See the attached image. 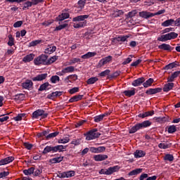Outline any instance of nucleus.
Masks as SVG:
<instances>
[{
  "mask_svg": "<svg viewBox=\"0 0 180 180\" xmlns=\"http://www.w3.org/2000/svg\"><path fill=\"white\" fill-rule=\"evenodd\" d=\"M88 18H89V15H78L77 17L73 18V22H79L74 23L73 27H75V29L84 27V26H86V20H85V19H88Z\"/></svg>",
  "mask_w": 180,
  "mask_h": 180,
  "instance_id": "obj_1",
  "label": "nucleus"
},
{
  "mask_svg": "<svg viewBox=\"0 0 180 180\" xmlns=\"http://www.w3.org/2000/svg\"><path fill=\"white\" fill-rule=\"evenodd\" d=\"M150 126H151V122L148 120L136 124L129 129V134H133L134 133H136V131H139V130H141V129H145L146 127H150Z\"/></svg>",
  "mask_w": 180,
  "mask_h": 180,
  "instance_id": "obj_2",
  "label": "nucleus"
},
{
  "mask_svg": "<svg viewBox=\"0 0 180 180\" xmlns=\"http://www.w3.org/2000/svg\"><path fill=\"white\" fill-rule=\"evenodd\" d=\"M65 148H67V146H64L63 145H58L54 147L47 146L44 148L42 153L48 154V153H57V151L61 153V151H63V150H64Z\"/></svg>",
  "mask_w": 180,
  "mask_h": 180,
  "instance_id": "obj_3",
  "label": "nucleus"
},
{
  "mask_svg": "<svg viewBox=\"0 0 180 180\" xmlns=\"http://www.w3.org/2000/svg\"><path fill=\"white\" fill-rule=\"evenodd\" d=\"M176 37H178V34L176 32H172L158 37V41L163 42L168 41V40H174V39H176Z\"/></svg>",
  "mask_w": 180,
  "mask_h": 180,
  "instance_id": "obj_4",
  "label": "nucleus"
},
{
  "mask_svg": "<svg viewBox=\"0 0 180 180\" xmlns=\"http://www.w3.org/2000/svg\"><path fill=\"white\" fill-rule=\"evenodd\" d=\"M34 64L35 65H49V60H47V56L42 54L34 59Z\"/></svg>",
  "mask_w": 180,
  "mask_h": 180,
  "instance_id": "obj_5",
  "label": "nucleus"
},
{
  "mask_svg": "<svg viewBox=\"0 0 180 180\" xmlns=\"http://www.w3.org/2000/svg\"><path fill=\"white\" fill-rule=\"evenodd\" d=\"M84 136H86V140H95V139H98L101 136V133L98 132L97 129H94L85 134Z\"/></svg>",
  "mask_w": 180,
  "mask_h": 180,
  "instance_id": "obj_6",
  "label": "nucleus"
},
{
  "mask_svg": "<svg viewBox=\"0 0 180 180\" xmlns=\"http://www.w3.org/2000/svg\"><path fill=\"white\" fill-rule=\"evenodd\" d=\"M120 169V167L119 166H114L110 167L108 169H102L100 172V174H103L104 175H112V174L115 172H117Z\"/></svg>",
  "mask_w": 180,
  "mask_h": 180,
  "instance_id": "obj_7",
  "label": "nucleus"
},
{
  "mask_svg": "<svg viewBox=\"0 0 180 180\" xmlns=\"http://www.w3.org/2000/svg\"><path fill=\"white\" fill-rule=\"evenodd\" d=\"M49 116V114L44 111V110H37L32 113V119H39L41 117L42 119H46Z\"/></svg>",
  "mask_w": 180,
  "mask_h": 180,
  "instance_id": "obj_8",
  "label": "nucleus"
},
{
  "mask_svg": "<svg viewBox=\"0 0 180 180\" xmlns=\"http://www.w3.org/2000/svg\"><path fill=\"white\" fill-rule=\"evenodd\" d=\"M112 59H113V57H112L111 56H108L104 58H102L101 60H99L98 63V68L103 67V65H106V64H109V63L112 62Z\"/></svg>",
  "mask_w": 180,
  "mask_h": 180,
  "instance_id": "obj_9",
  "label": "nucleus"
},
{
  "mask_svg": "<svg viewBox=\"0 0 180 180\" xmlns=\"http://www.w3.org/2000/svg\"><path fill=\"white\" fill-rule=\"evenodd\" d=\"M106 148L105 146H99L98 148L96 147H90L89 151L93 153L94 154H99L101 153H104L105 151Z\"/></svg>",
  "mask_w": 180,
  "mask_h": 180,
  "instance_id": "obj_10",
  "label": "nucleus"
},
{
  "mask_svg": "<svg viewBox=\"0 0 180 180\" xmlns=\"http://www.w3.org/2000/svg\"><path fill=\"white\" fill-rule=\"evenodd\" d=\"M21 86H22L23 89H30L33 86V82L30 79H27L22 83Z\"/></svg>",
  "mask_w": 180,
  "mask_h": 180,
  "instance_id": "obj_11",
  "label": "nucleus"
},
{
  "mask_svg": "<svg viewBox=\"0 0 180 180\" xmlns=\"http://www.w3.org/2000/svg\"><path fill=\"white\" fill-rule=\"evenodd\" d=\"M94 160L97 161V162H101V161H105V160H108V155H94L93 157Z\"/></svg>",
  "mask_w": 180,
  "mask_h": 180,
  "instance_id": "obj_12",
  "label": "nucleus"
},
{
  "mask_svg": "<svg viewBox=\"0 0 180 180\" xmlns=\"http://www.w3.org/2000/svg\"><path fill=\"white\" fill-rule=\"evenodd\" d=\"M139 16L143 18V19H148L154 17V13L148 11H141L139 13Z\"/></svg>",
  "mask_w": 180,
  "mask_h": 180,
  "instance_id": "obj_13",
  "label": "nucleus"
},
{
  "mask_svg": "<svg viewBox=\"0 0 180 180\" xmlns=\"http://www.w3.org/2000/svg\"><path fill=\"white\" fill-rule=\"evenodd\" d=\"M14 160H15V158L12 156L7 157L0 160V165H6V164H9L10 162H12V161H13Z\"/></svg>",
  "mask_w": 180,
  "mask_h": 180,
  "instance_id": "obj_14",
  "label": "nucleus"
},
{
  "mask_svg": "<svg viewBox=\"0 0 180 180\" xmlns=\"http://www.w3.org/2000/svg\"><path fill=\"white\" fill-rule=\"evenodd\" d=\"M56 50H57V47L56 46L49 45L47 48L45 49L44 53L46 54H53V53H54Z\"/></svg>",
  "mask_w": 180,
  "mask_h": 180,
  "instance_id": "obj_15",
  "label": "nucleus"
},
{
  "mask_svg": "<svg viewBox=\"0 0 180 180\" xmlns=\"http://www.w3.org/2000/svg\"><path fill=\"white\" fill-rule=\"evenodd\" d=\"M144 81V77H139L137 79L134 80L131 83V85L132 86H140V85H141Z\"/></svg>",
  "mask_w": 180,
  "mask_h": 180,
  "instance_id": "obj_16",
  "label": "nucleus"
},
{
  "mask_svg": "<svg viewBox=\"0 0 180 180\" xmlns=\"http://www.w3.org/2000/svg\"><path fill=\"white\" fill-rule=\"evenodd\" d=\"M161 91H162V89L161 88L150 89L146 91V94H147V95H154L161 92Z\"/></svg>",
  "mask_w": 180,
  "mask_h": 180,
  "instance_id": "obj_17",
  "label": "nucleus"
},
{
  "mask_svg": "<svg viewBox=\"0 0 180 180\" xmlns=\"http://www.w3.org/2000/svg\"><path fill=\"white\" fill-rule=\"evenodd\" d=\"M46 78L47 73H44L37 75L35 77L32 79V81H43V79H46Z\"/></svg>",
  "mask_w": 180,
  "mask_h": 180,
  "instance_id": "obj_18",
  "label": "nucleus"
},
{
  "mask_svg": "<svg viewBox=\"0 0 180 180\" xmlns=\"http://www.w3.org/2000/svg\"><path fill=\"white\" fill-rule=\"evenodd\" d=\"M68 18H70V13H62L60 15H59L57 17V19H58V20H59V22H61L63 20H65V19H68Z\"/></svg>",
  "mask_w": 180,
  "mask_h": 180,
  "instance_id": "obj_19",
  "label": "nucleus"
},
{
  "mask_svg": "<svg viewBox=\"0 0 180 180\" xmlns=\"http://www.w3.org/2000/svg\"><path fill=\"white\" fill-rule=\"evenodd\" d=\"M123 94L125 96H128V98H130V96H134V95H136V89L132 88L131 90H126Z\"/></svg>",
  "mask_w": 180,
  "mask_h": 180,
  "instance_id": "obj_20",
  "label": "nucleus"
},
{
  "mask_svg": "<svg viewBox=\"0 0 180 180\" xmlns=\"http://www.w3.org/2000/svg\"><path fill=\"white\" fill-rule=\"evenodd\" d=\"M34 58V54L33 53H30L28 54L27 56H25L23 58H22V61L24 63H30V61H32V60Z\"/></svg>",
  "mask_w": 180,
  "mask_h": 180,
  "instance_id": "obj_21",
  "label": "nucleus"
},
{
  "mask_svg": "<svg viewBox=\"0 0 180 180\" xmlns=\"http://www.w3.org/2000/svg\"><path fill=\"white\" fill-rule=\"evenodd\" d=\"M134 155L135 158H141L142 157H144L146 155V152L140 150H136L134 152Z\"/></svg>",
  "mask_w": 180,
  "mask_h": 180,
  "instance_id": "obj_22",
  "label": "nucleus"
},
{
  "mask_svg": "<svg viewBox=\"0 0 180 180\" xmlns=\"http://www.w3.org/2000/svg\"><path fill=\"white\" fill-rule=\"evenodd\" d=\"M174 23H175V20H174V19H169L163 22L162 26H163V27H168V26H172Z\"/></svg>",
  "mask_w": 180,
  "mask_h": 180,
  "instance_id": "obj_23",
  "label": "nucleus"
},
{
  "mask_svg": "<svg viewBox=\"0 0 180 180\" xmlns=\"http://www.w3.org/2000/svg\"><path fill=\"white\" fill-rule=\"evenodd\" d=\"M82 98H84L83 95L74 96L69 100V102H70L71 103H72L74 102H78V101H81V99H82Z\"/></svg>",
  "mask_w": 180,
  "mask_h": 180,
  "instance_id": "obj_24",
  "label": "nucleus"
},
{
  "mask_svg": "<svg viewBox=\"0 0 180 180\" xmlns=\"http://www.w3.org/2000/svg\"><path fill=\"white\" fill-rule=\"evenodd\" d=\"M85 4H86V0H79L77 5V8H79V11H82V9H84Z\"/></svg>",
  "mask_w": 180,
  "mask_h": 180,
  "instance_id": "obj_25",
  "label": "nucleus"
},
{
  "mask_svg": "<svg viewBox=\"0 0 180 180\" xmlns=\"http://www.w3.org/2000/svg\"><path fill=\"white\" fill-rule=\"evenodd\" d=\"M174 88V83H167L165 84V86L163 87L164 92H169V91H171Z\"/></svg>",
  "mask_w": 180,
  "mask_h": 180,
  "instance_id": "obj_26",
  "label": "nucleus"
},
{
  "mask_svg": "<svg viewBox=\"0 0 180 180\" xmlns=\"http://www.w3.org/2000/svg\"><path fill=\"white\" fill-rule=\"evenodd\" d=\"M143 172V169H135L132 171H131L129 173V176H133L134 175H139V174H141Z\"/></svg>",
  "mask_w": 180,
  "mask_h": 180,
  "instance_id": "obj_27",
  "label": "nucleus"
},
{
  "mask_svg": "<svg viewBox=\"0 0 180 180\" xmlns=\"http://www.w3.org/2000/svg\"><path fill=\"white\" fill-rule=\"evenodd\" d=\"M154 115V111H148L139 115V117L144 119V117H148V116H153Z\"/></svg>",
  "mask_w": 180,
  "mask_h": 180,
  "instance_id": "obj_28",
  "label": "nucleus"
},
{
  "mask_svg": "<svg viewBox=\"0 0 180 180\" xmlns=\"http://www.w3.org/2000/svg\"><path fill=\"white\" fill-rule=\"evenodd\" d=\"M96 52H88L87 53L82 55V58L86 60V58H91V57H95Z\"/></svg>",
  "mask_w": 180,
  "mask_h": 180,
  "instance_id": "obj_29",
  "label": "nucleus"
},
{
  "mask_svg": "<svg viewBox=\"0 0 180 180\" xmlns=\"http://www.w3.org/2000/svg\"><path fill=\"white\" fill-rule=\"evenodd\" d=\"M176 67H178V63H175V62H173L172 63H169V65H167L165 67V70H172V68H175Z\"/></svg>",
  "mask_w": 180,
  "mask_h": 180,
  "instance_id": "obj_30",
  "label": "nucleus"
},
{
  "mask_svg": "<svg viewBox=\"0 0 180 180\" xmlns=\"http://www.w3.org/2000/svg\"><path fill=\"white\" fill-rule=\"evenodd\" d=\"M59 144H66V143H70V136H67L65 138H62L58 141Z\"/></svg>",
  "mask_w": 180,
  "mask_h": 180,
  "instance_id": "obj_31",
  "label": "nucleus"
},
{
  "mask_svg": "<svg viewBox=\"0 0 180 180\" xmlns=\"http://www.w3.org/2000/svg\"><path fill=\"white\" fill-rule=\"evenodd\" d=\"M158 49H160V50H166L168 51L171 50V46L167 44H162L161 45H159Z\"/></svg>",
  "mask_w": 180,
  "mask_h": 180,
  "instance_id": "obj_32",
  "label": "nucleus"
},
{
  "mask_svg": "<svg viewBox=\"0 0 180 180\" xmlns=\"http://www.w3.org/2000/svg\"><path fill=\"white\" fill-rule=\"evenodd\" d=\"M99 81V79L96 77H91L89 79H87L86 81V84H88V85H92L93 84H95V82Z\"/></svg>",
  "mask_w": 180,
  "mask_h": 180,
  "instance_id": "obj_33",
  "label": "nucleus"
},
{
  "mask_svg": "<svg viewBox=\"0 0 180 180\" xmlns=\"http://www.w3.org/2000/svg\"><path fill=\"white\" fill-rule=\"evenodd\" d=\"M75 70V68H74V66H68L63 69L65 74H68L70 72H74Z\"/></svg>",
  "mask_w": 180,
  "mask_h": 180,
  "instance_id": "obj_34",
  "label": "nucleus"
},
{
  "mask_svg": "<svg viewBox=\"0 0 180 180\" xmlns=\"http://www.w3.org/2000/svg\"><path fill=\"white\" fill-rule=\"evenodd\" d=\"M153 82H154V79L153 78H150L146 82H144L143 85L144 88H148V86H151Z\"/></svg>",
  "mask_w": 180,
  "mask_h": 180,
  "instance_id": "obj_35",
  "label": "nucleus"
},
{
  "mask_svg": "<svg viewBox=\"0 0 180 180\" xmlns=\"http://www.w3.org/2000/svg\"><path fill=\"white\" fill-rule=\"evenodd\" d=\"M33 6V1H29L24 3V6L22 7V10L25 11V9H29V8H32Z\"/></svg>",
  "mask_w": 180,
  "mask_h": 180,
  "instance_id": "obj_36",
  "label": "nucleus"
},
{
  "mask_svg": "<svg viewBox=\"0 0 180 180\" xmlns=\"http://www.w3.org/2000/svg\"><path fill=\"white\" fill-rule=\"evenodd\" d=\"M103 117H105V114L97 115L94 117V122L96 123H99V122H102V120H103Z\"/></svg>",
  "mask_w": 180,
  "mask_h": 180,
  "instance_id": "obj_37",
  "label": "nucleus"
},
{
  "mask_svg": "<svg viewBox=\"0 0 180 180\" xmlns=\"http://www.w3.org/2000/svg\"><path fill=\"white\" fill-rule=\"evenodd\" d=\"M49 86H50V84L49 82H46L40 86L39 91H46L49 89Z\"/></svg>",
  "mask_w": 180,
  "mask_h": 180,
  "instance_id": "obj_38",
  "label": "nucleus"
},
{
  "mask_svg": "<svg viewBox=\"0 0 180 180\" xmlns=\"http://www.w3.org/2000/svg\"><path fill=\"white\" fill-rule=\"evenodd\" d=\"M34 172V167H30L28 169L23 170V174H25V175H32V174H33Z\"/></svg>",
  "mask_w": 180,
  "mask_h": 180,
  "instance_id": "obj_39",
  "label": "nucleus"
},
{
  "mask_svg": "<svg viewBox=\"0 0 180 180\" xmlns=\"http://www.w3.org/2000/svg\"><path fill=\"white\" fill-rule=\"evenodd\" d=\"M41 41H42L40 39H37V40L32 41L29 44V47H34V46H37V44H40V43H41Z\"/></svg>",
  "mask_w": 180,
  "mask_h": 180,
  "instance_id": "obj_40",
  "label": "nucleus"
},
{
  "mask_svg": "<svg viewBox=\"0 0 180 180\" xmlns=\"http://www.w3.org/2000/svg\"><path fill=\"white\" fill-rule=\"evenodd\" d=\"M51 82L52 84H57V82H60V77L57 75L52 76L51 77Z\"/></svg>",
  "mask_w": 180,
  "mask_h": 180,
  "instance_id": "obj_41",
  "label": "nucleus"
},
{
  "mask_svg": "<svg viewBox=\"0 0 180 180\" xmlns=\"http://www.w3.org/2000/svg\"><path fill=\"white\" fill-rule=\"evenodd\" d=\"M65 178H71L72 176H74L75 175V172L74 171H69V172H65Z\"/></svg>",
  "mask_w": 180,
  "mask_h": 180,
  "instance_id": "obj_42",
  "label": "nucleus"
},
{
  "mask_svg": "<svg viewBox=\"0 0 180 180\" xmlns=\"http://www.w3.org/2000/svg\"><path fill=\"white\" fill-rule=\"evenodd\" d=\"M25 116V115L24 113L18 114L15 117H13V120H15V122H20Z\"/></svg>",
  "mask_w": 180,
  "mask_h": 180,
  "instance_id": "obj_43",
  "label": "nucleus"
},
{
  "mask_svg": "<svg viewBox=\"0 0 180 180\" xmlns=\"http://www.w3.org/2000/svg\"><path fill=\"white\" fill-rule=\"evenodd\" d=\"M164 160H165V161H169V162L174 161V155H172L171 154H167L164 157Z\"/></svg>",
  "mask_w": 180,
  "mask_h": 180,
  "instance_id": "obj_44",
  "label": "nucleus"
},
{
  "mask_svg": "<svg viewBox=\"0 0 180 180\" xmlns=\"http://www.w3.org/2000/svg\"><path fill=\"white\" fill-rule=\"evenodd\" d=\"M159 148H162L163 150H165L167 148H169V144L167 143H160L158 145Z\"/></svg>",
  "mask_w": 180,
  "mask_h": 180,
  "instance_id": "obj_45",
  "label": "nucleus"
},
{
  "mask_svg": "<svg viewBox=\"0 0 180 180\" xmlns=\"http://www.w3.org/2000/svg\"><path fill=\"white\" fill-rule=\"evenodd\" d=\"M63 160H64V157H63V156H60L58 158H55L52 159V162L53 164H56L57 162H61V161H63Z\"/></svg>",
  "mask_w": 180,
  "mask_h": 180,
  "instance_id": "obj_46",
  "label": "nucleus"
},
{
  "mask_svg": "<svg viewBox=\"0 0 180 180\" xmlns=\"http://www.w3.org/2000/svg\"><path fill=\"white\" fill-rule=\"evenodd\" d=\"M175 131H176V127H175L174 125H171L169 127L168 133L172 134L175 133Z\"/></svg>",
  "mask_w": 180,
  "mask_h": 180,
  "instance_id": "obj_47",
  "label": "nucleus"
},
{
  "mask_svg": "<svg viewBox=\"0 0 180 180\" xmlns=\"http://www.w3.org/2000/svg\"><path fill=\"white\" fill-rule=\"evenodd\" d=\"M15 39H13V37L12 35H8V44L11 46H13L15 44L14 43Z\"/></svg>",
  "mask_w": 180,
  "mask_h": 180,
  "instance_id": "obj_48",
  "label": "nucleus"
},
{
  "mask_svg": "<svg viewBox=\"0 0 180 180\" xmlns=\"http://www.w3.org/2000/svg\"><path fill=\"white\" fill-rule=\"evenodd\" d=\"M114 18H117L119 16H122L123 15V11L122 10H117L114 11Z\"/></svg>",
  "mask_w": 180,
  "mask_h": 180,
  "instance_id": "obj_49",
  "label": "nucleus"
},
{
  "mask_svg": "<svg viewBox=\"0 0 180 180\" xmlns=\"http://www.w3.org/2000/svg\"><path fill=\"white\" fill-rule=\"evenodd\" d=\"M61 95H63V92H61V91H55V92H53L51 94V98H57V96H61Z\"/></svg>",
  "mask_w": 180,
  "mask_h": 180,
  "instance_id": "obj_50",
  "label": "nucleus"
},
{
  "mask_svg": "<svg viewBox=\"0 0 180 180\" xmlns=\"http://www.w3.org/2000/svg\"><path fill=\"white\" fill-rule=\"evenodd\" d=\"M137 15V11L133 10L132 11H130L127 14V18H134Z\"/></svg>",
  "mask_w": 180,
  "mask_h": 180,
  "instance_id": "obj_51",
  "label": "nucleus"
},
{
  "mask_svg": "<svg viewBox=\"0 0 180 180\" xmlns=\"http://www.w3.org/2000/svg\"><path fill=\"white\" fill-rule=\"evenodd\" d=\"M58 60V56H52L49 60L48 64H53V63H55V61H57Z\"/></svg>",
  "mask_w": 180,
  "mask_h": 180,
  "instance_id": "obj_52",
  "label": "nucleus"
},
{
  "mask_svg": "<svg viewBox=\"0 0 180 180\" xmlns=\"http://www.w3.org/2000/svg\"><path fill=\"white\" fill-rule=\"evenodd\" d=\"M76 63H81V59H79L78 58H75L70 60L69 65H72V64H75Z\"/></svg>",
  "mask_w": 180,
  "mask_h": 180,
  "instance_id": "obj_53",
  "label": "nucleus"
},
{
  "mask_svg": "<svg viewBox=\"0 0 180 180\" xmlns=\"http://www.w3.org/2000/svg\"><path fill=\"white\" fill-rule=\"evenodd\" d=\"M129 37H130L129 35H125V36H122V37H119L117 38L118 41H126V40H127V39H129Z\"/></svg>",
  "mask_w": 180,
  "mask_h": 180,
  "instance_id": "obj_54",
  "label": "nucleus"
},
{
  "mask_svg": "<svg viewBox=\"0 0 180 180\" xmlns=\"http://www.w3.org/2000/svg\"><path fill=\"white\" fill-rule=\"evenodd\" d=\"M110 72V70H105L101 72V73H99V76L100 77H106L107 75H109Z\"/></svg>",
  "mask_w": 180,
  "mask_h": 180,
  "instance_id": "obj_55",
  "label": "nucleus"
},
{
  "mask_svg": "<svg viewBox=\"0 0 180 180\" xmlns=\"http://www.w3.org/2000/svg\"><path fill=\"white\" fill-rule=\"evenodd\" d=\"M43 172V169H36L35 171L34 170V176H39Z\"/></svg>",
  "mask_w": 180,
  "mask_h": 180,
  "instance_id": "obj_56",
  "label": "nucleus"
},
{
  "mask_svg": "<svg viewBox=\"0 0 180 180\" xmlns=\"http://www.w3.org/2000/svg\"><path fill=\"white\" fill-rule=\"evenodd\" d=\"M68 26V24H63L60 25H58V27H56L55 30H63V29H65Z\"/></svg>",
  "mask_w": 180,
  "mask_h": 180,
  "instance_id": "obj_57",
  "label": "nucleus"
},
{
  "mask_svg": "<svg viewBox=\"0 0 180 180\" xmlns=\"http://www.w3.org/2000/svg\"><path fill=\"white\" fill-rule=\"evenodd\" d=\"M79 91V88L78 87H74L71 89L69 90V93L72 95L74 94H77V92H78Z\"/></svg>",
  "mask_w": 180,
  "mask_h": 180,
  "instance_id": "obj_58",
  "label": "nucleus"
},
{
  "mask_svg": "<svg viewBox=\"0 0 180 180\" xmlns=\"http://www.w3.org/2000/svg\"><path fill=\"white\" fill-rule=\"evenodd\" d=\"M56 136H58V132L51 133L48 134V136H46V139H53L54 137H56Z\"/></svg>",
  "mask_w": 180,
  "mask_h": 180,
  "instance_id": "obj_59",
  "label": "nucleus"
},
{
  "mask_svg": "<svg viewBox=\"0 0 180 180\" xmlns=\"http://www.w3.org/2000/svg\"><path fill=\"white\" fill-rule=\"evenodd\" d=\"M8 119H9V116H8V115L1 116L0 122H1V123H4V122H6V120H8Z\"/></svg>",
  "mask_w": 180,
  "mask_h": 180,
  "instance_id": "obj_60",
  "label": "nucleus"
},
{
  "mask_svg": "<svg viewBox=\"0 0 180 180\" xmlns=\"http://www.w3.org/2000/svg\"><path fill=\"white\" fill-rule=\"evenodd\" d=\"M70 81H77L78 79V76L77 75H70L68 76Z\"/></svg>",
  "mask_w": 180,
  "mask_h": 180,
  "instance_id": "obj_61",
  "label": "nucleus"
},
{
  "mask_svg": "<svg viewBox=\"0 0 180 180\" xmlns=\"http://www.w3.org/2000/svg\"><path fill=\"white\" fill-rule=\"evenodd\" d=\"M22 25H23L22 21H17L16 22H15L13 24V27H20V26H22Z\"/></svg>",
  "mask_w": 180,
  "mask_h": 180,
  "instance_id": "obj_62",
  "label": "nucleus"
},
{
  "mask_svg": "<svg viewBox=\"0 0 180 180\" xmlns=\"http://www.w3.org/2000/svg\"><path fill=\"white\" fill-rule=\"evenodd\" d=\"M8 175H9V172H0V179L5 178V176H8Z\"/></svg>",
  "mask_w": 180,
  "mask_h": 180,
  "instance_id": "obj_63",
  "label": "nucleus"
},
{
  "mask_svg": "<svg viewBox=\"0 0 180 180\" xmlns=\"http://www.w3.org/2000/svg\"><path fill=\"white\" fill-rule=\"evenodd\" d=\"M133 57H129L122 63L123 65H126V64H129V63H131V58Z\"/></svg>",
  "mask_w": 180,
  "mask_h": 180,
  "instance_id": "obj_64",
  "label": "nucleus"
}]
</instances>
